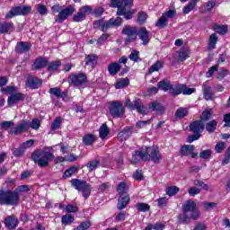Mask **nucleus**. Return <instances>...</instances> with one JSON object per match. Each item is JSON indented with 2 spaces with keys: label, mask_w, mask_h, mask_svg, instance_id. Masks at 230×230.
Masks as SVG:
<instances>
[{
  "label": "nucleus",
  "mask_w": 230,
  "mask_h": 230,
  "mask_svg": "<svg viewBox=\"0 0 230 230\" xmlns=\"http://www.w3.org/2000/svg\"><path fill=\"white\" fill-rule=\"evenodd\" d=\"M112 8H118L117 15H123L128 21L136 13V10L130 9L134 0H111Z\"/></svg>",
  "instance_id": "1"
},
{
  "label": "nucleus",
  "mask_w": 230,
  "mask_h": 230,
  "mask_svg": "<svg viewBox=\"0 0 230 230\" xmlns=\"http://www.w3.org/2000/svg\"><path fill=\"white\" fill-rule=\"evenodd\" d=\"M52 159H55V155H53V153L51 152V147L38 149L32 154V160L40 168H46Z\"/></svg>",
  "instance_id": "2"
},
{
  "label": "nucleus",
  "mask_w": 230,
  "mask_h": 230,
  "mask_svg": "<svg viewBox=\"0 0 230 230\" xmlns=\"http://www.w3.org/2000/svg\"><path fill=\"white\" fill-rule=\"evenodd\" d=\"M30 128H32V130H39V128H40V120H39V119H33L30 122V120L23 119L18 124V127L11 130V134L19 136V134H22V132H28Z\"/></svg>",
  "instance_id": "3"
},
{
  "label": "nucleus",
  "mask_w": 230,
  "mask_h": 230,
  "mask_svg": "<svg viewBox=\"0 0 230 230\" xmlns=\"http://www.w3.org/2000/svg\"><path fill=\"white\" fill-rule=\"evenodd\" d=\"M51 11L53 15L58 13V15H56L55 22L62 23L67 19V17H71V15L75 13V9L73 5H68L66 8L62 9V6H60V4H56L51 7Z\"/></svg>",
  "instance_id": "4"
},
{
  "label": "nucleus",
  "mask_w": 230,
  "mask_h": 230,
  "mask_svg": "<svg viewBox=\"0 0 230 230\" xmlns=\"http://www.w3.org/2000/svg\"><path fill=\"white\" fill-rule=\"evenodd\" d=\"M21 200L19 192L15 190H0V204L2 206H17Z\"/></svg>",
  "instance_id": "5"
},
{
  "label": "nucleus",
  "mask_w": 230,
  "mask_h": 230,
  "mask_svg": "<svg viewBox=\"0 0 230 230\" xmlns=\"http://www.w3.org/2000/svg\"><path fill=\"white\" fill-rule=\"evenodd\" d=\"M117 191L119 195L117 208L118 209H125L128 202H130V197L127 193L128 191V186L125 182H120L117 186Z\"/></svg>",
  "instance_id": "6"
},
{
  "label": "nucleus",
  "mask_w": 230,
  "mask_h": 230,
  "mask_svg": "<svg viewBox=\"0 0 230 230\" xmlns=\"http://www.w3.org/2000/svg\"><path fill=\"white\" fill-rule=\"evenodd\" d=\"M121 22H123V19H121V17L111 18L106 22L105 20H98L94 22L93 27L99 28V30H102V31H107V30L111 28L121 26Z\"/></svg>",
  "instance_id": "7"
},
{
  "label": "nucleus",
  "mask_w": 230,
  "mask_h": 230,
  "mask_svg": "<svg viewBox=\"0 0 230 230\" xmlns=\"http://www.w3.org/2000/svg\"><path fill=\"white\" fill-rule=\"evenodd\" d=\"M182 209L183 213L178 217V222L180 224H190V214L197 209V204H195V201L189 199L184 202Z\"/></svg>",
  "instance_id": "8"
},
{
  "label": "nucleus",
  "mask_w": 230,
  "mask_h": 230,
  "mask_svg": "<svg viewBox=\"0 0 230 230\" xmlns=\"http://www.w3.org/2000/svg\"><path fill=\"white\" fill-rule=\"evenodd\" d=\"M71 183L72 186L75 188V190H77L78 191H82V195L83 197H84V199H89L92 190L91 184L87 183V181H80L77 179H73L71 181Z\"/></svg>",
  "instance_id": "9"
},
{
  "label": "nucleus",
  "mask_w": 230,
  "mask_h": 230,
  "mask_svg": "<svg viewBox=\"0 0 230 230\" xmlns=\"http://www.w3.org/2000/svg\"><path fill=\"white\" fill-rule=\"evenodd\" d=\"M190 130L194 133V135L190 136L187 139L188 143H193L200 137V132L204 131V124L202 120H196L190 125Z\"/></svg>",
  "instance_id": "10"
},
{
  "label": "nucleus",
  "mask_w": 230,
  "mask_h": 230,
  "mask_svg": "<svg viewBox=\"0 0 230 230\" xmlns=\"http://www.w3.org/2000/svg\"><path fill=\"white\" fill-rule=\"evenodd\" d=\"M195 93V88H188L186 84H172L170 93L172 96H179V94H184L190 96Z\"/></svg>",
  "instance_id": "11"
},
{
  "label": "nucleus",
  "mask_w": 230,
  "mask_h": 230,
  "mask_svg": "<svg viewBox=\"0 0 230 230\" xmlns=\"http://www.w3.org/2000/svg\"><path fill=\"white\" fill-rule=\"evenodd\" d=\"M144 150H146V155L148 157L147 161H153L155 164H159L161 163V159H163V156L161 155V152H159V147L153 146L144 147Z\"/></svg>",
  "instance_id": "12"
},
{
  "label": "nucleus",
  "mask_w": 230,
  "mask_h": 230,
  "mask_svg": "<svg viewBox=\"0 0 230 230\" xmlns=\"http://www.w3.org/2000/svg\"><path fill=\"white\" fill-rule=\"evenodd\" d=\"M175 15H177L175 9H169L162 14L161 18L156 22V26H158V28H165V26H168V21H170V19H173Z\"/></svg>",
  "instance_id": "13"
},
{
  "label": "nucleus",
  "mask_w": 230,
  "mask_h": 230,
  "mask_svg": "<svg viewBox=\"0 0 230 230\" xmlns=\"http://www.w3.org/2000/svg\"><path fill=\"white\" fill-rule=\"evenodd\" d=\"M31 12V7L30 6H17L13 7L6 15L5 19H12L15 15H28Z\"/></svg>",
  "instance_id": "14"
},
{
  "label": "nucleus",
  "mask_w": 230,
  "mask_h": 230,
  "mask_svg": "<svg viewBox=\"0 0 230 230\" xmlns=\"http://www.w3.org/2000/svg\"><path fill=\"white\" fill-rule=\"evenodd\" d=\"M110 112L113 118H121L125 114V108L119 102H113L111 104Z\"/></svg>",
  "instance_id": "15"
},
{
  "label": "nucleus",
  "mask_w": 230,
  "mask_h": 230,
  "mask_svg": "<svg viewBox=\"0 0 230 230\" xmlns=\"http://www.w3.org/2000/svg\"><path fill=\"white\" fill-rule=\"evenodd\" d=\"M70 82L75 87H80L87 83V75L84 73L72 74L70 75Z\"/></svg>",
  "instance_id": "16"
},
{
  "label": "nucleus",
  "mask_w": 230,
  "mask_h": 230,
  "mask_svg": "<svg viewBox=\"0 0 230 230\" xmlns=\"http://www.w3.org/2000/svg\"><path fill=\"white\" fill-rule=\"evenodd\" d=\"M91 12H93V9L89 5L81 7L78 13L73 17L74 22H82V21H85V17H87L88 13H91Z\"/></svg>",
  "instance_id": "17"
},
{
  "label": "nucleus",
  "mask_w": 230,
  "mask_h": 230,
  "mask_svg": "<svg viewBox=\"0 0 230 230\" xmlns=\"http://www.w3.org/2000/svg\"><path fill=\"white\" fill-rule=\"evenodd\" d=\"M141 161H148V155H146V149L145 147L140 148L139 150L135 151L131 158L132 164H137Z\"/></svg>",
  "instance_id": "18"
},
{
  "label": "nucleus",
  "mask_w": 230,
  "mask_h": 230,
  "mask_svg": "<svg viewBox=\"0 0 230 230\" xmlns=\"http://www.w3.org/2000/svg\"><path fill=\"white\" fill-rule=\"evenodd\" d=\"M137 28L136 27H124L122 30L123 35H127L128 38L126 39V43L128 44V42H134L136 39H137Z\"/></svg>",
  "instance_id": "19"
},
{
  "label": "nucleus",
  "mask_w": 230,
  "mask_h": 230,
  "mask_svg": "<svg viewBox=\"0 0 230 230\" xmlns=\"http://www.w3.org/2000/svg\"><path fill=\"white\" fill-rule=\"evenodd\" d=\"M195 151V146L193 145H184L183 146H181L180 154L181 155L183 156H188V155H191V157L193 159H195V157H197L198 154L194 152Z\"/></svg>",
  "instance_id": "20"
},
{
  "label": "nucleus",
  "mask_w": 230,
  "mask_h": 230,
  "mask_svg": "<svg viewBox=\"0 0 230 230\" xmlns=\"http://www.w3.org/2000/svg\"><path fill=\"white\" fill-rule=\"evenodd\" d=\"M137 35H138L140 40H142L144 46H146L148 42H150V33L146 31V28L141 27L138 31Z\"/></svg>",
  "instance_id": "21"
},
{
  "label": "nucleus",
  "mask_w": 230,
  "mask_h": 230,
  "mask_svg": "<svg viewBox=\"0 0 230 230\" xmlns=\"http://www.w3.org/2000/svg\"><path fill=\"white\" fill-rule=\"evenodd\" d=\"M133 130H134L133 128H125L120 132H119L118 139L119 141H125V140L128 139V137L130 136H132V133L134 132Z\"/></svg>",
  "instance_id": "22"
},
{
  "label": "nucleus",
  "mask_w": 230,
  "mask_h": 230,
  "mask_svg": "<svg viewBox=\"0 0 230 230\" xmlns=\"http://www.w3.org/2000/svg\"><path fill=\"white\" fill-rule=\"evenodd\" d=\"M149 109L157 112V114H164L165 108L161 104V102L155 101L149 103Z\"/></svg>",
  "instance_id": "23"
},
{
  "label": "nucleus",
  "mask_w": 230,
  "mask_h": 230,
  "mask_svg": "<svg viewBox=\"0 0 230 230\" xmlns=\"http://www.w3.org/2000/svg\"><path fill=\"white\" fill-rule=\"evenodd\" d=\"M24 100V94L22 93H14L12 94L7 101L8 105H15V103H19V102H22Z\"/></svg>",
  "instance_id": "24"
},
{
  "label": "nucleus",
  "mask_w": 230,
  "mask_h": 230,
  "mask_svg": "<svg viewBox=\"0 0 230 230\" xmlns=\"http://www.w3.org/2000/svg\"><path fill=\"white\" fill-rule=\"evenodd\" d=\"M5 227L7 229H15L17 227V224H19V220L13 216H10L4 220Z\"/></svg>",
  "instance_id": "25"
},
{
  "label": "nucleus",
  "mask_w": 230,
  "mask_h": 230,
  "mask_svg": "<svg viewBox=\"0 0 230 230\" xmlns=\"http://www.w3.org/2000/svg\"><path fill=\"white\" fill-rule=\"evenodd\" d=\"M27 85L31 89H39L42 85V81L37 77H30L27 81Z\"/></svg>",
  "instance_id": "26"
},
{
  "label": "nucleus",
  "mask_w": 230,
  "mask_h": 230,
  "mask_svg": "<svg viewBox=\"0 0 230 230\" xmlns=\"http://www.w3.org/2000/svg\"><path fill=\"white\" fill-rule=\"evenodd\" d=\"M46 66H48V59L38 58L32 65V69H42V67H46Z\"/></svg>",
  "instance_id": "27"
},
{
  "label": "nucleus",
  "mask_w": 230,
  "mask_h": 230,
  "mask_svg": "<svg viewBox=\"0 0 230 230\" xmlns=\"http://www.w3.org/2000/svg\"><path fill=\"white\" fill-rule=\"evenodd\" d=\"M30 43L20 42L16 45V51L17 53H27V51H30Z\"/></svg>",
  "instance_id": "28"
},
{
  "label": "nucleus",
  "mask_w": 230,
  "mask_h": 230,
  "mask_svg": "<svg viewBox=\"0 0 230 230\" xmlns=\"http://www.w3.org/2000/svg\"><path fill=\"white\" fill-rule=\"evenodd\" d=\"M213 118V109H206L200 115L201 121H209Z\"/></svg>",
  "instance_id": "29"
},
{
  "label": "nucleus",
  "mask_w": 230,
  "mask_h": 230,
  "mask_svg": "<svg viewBox=\"0 0 230 230\" xmlns=\"http://www.w3.org/2000/svg\"><path fill=\"white\" fill-rule=\"evenodd\" d=\"M111 134V129L107 126V124H102L101 128H99V135L101 139H105L107 136Z\"/></svg>",
  "instance_id": "30"
},
{
  "label": "nucleus",
  "mask_w": 230,
  "mask_h": 230,
  "mask_svg": "<svg viewBox=\"0 0 230 230\" xmlns=\"http://www.w3.org/2000/svg\"><path fill=\"white\" fill-rule=\"evenodd\" d=\"M96 141V137L93 134H87L83 137V143L86 146H91Z\"/></svg>",
  "instance_id": "31"
},
{
  "label": "nucleus",
  "mask_w": 230,
  "mask_h": 230,
  "mask_svg": "<svg viewBox=\"0 0 230 230\" xmlns=\"http://www.w3.org/2000/svg\"><path fill=\"white\" fill-rule=\"evenodd\" d=\"M97 61L98 58L94 54H91L85 57V66H91V67H94Z\"/></svg>",
  "instance_id": "32"
},
{
  "label": "nucleus",
  "mask_w": 230,
  "mask_h": 230,
  "mask_svg": "<svg viewBox=\"0 0 230 230\" xmlns=\"http://www.w3.org/2000/svg\"><path fill=\"white\" fill-rule=\"evenodd\" d=\"M130 80L128 78H120L117 80L115 84V89H123V87H128Z\"/></svg>",
  "instance_id": "33"
},
{
  "label": "nucleus",
  "mask_w": 230,
  "mask_h": 230,
  "mask_svg": "<svg viewBox=\"0 0 230 230\" xmlns=\"http://www.w3.org/2000/svg\"><path fill=\"white\" fill-rule=\"evenodd\" d=\"M120 69H121V66L119 65V63H111L108 66V71L110 75H118Z\"/></svg>",
  "instance_id": "34"
},
{
  "label": "nucleus",
  "mask_w": 230,
  "mask_h": 230,
  "mask_svg": "<svg viewBox=\"0 0 230 230\" xmlns=\"http://www.w3.org/2000/svg\"><path fill=\"white\" fill-rule=\"evenodd\" d=\"M157 87L158 89H161V91L167 93V91L172 90V84L166 80H163L158 83Z\"/></svg>",
  "instance_id": "35"
},
{
  "label": "nucleus",
  "mask_w": 230,
  "mask_h": 230,
  "mask_svg": "<svg viewBox=\"0 0 230 230\" xmlns=\"http://www.w3.org/2000/svg\"><path fill=\"white\" fill-rule=\"evenodd\" d=\"M187 58H190V50L188 49H182L178 52V60L184 62Z\"/></svg>",
  "instance_id": "36"
},
{
  "label": "nucleus",
  "mask_w": 230,
  "mask_h": 230,
  "mask_svg": "<svg viewBox=\"0 0 230 230\" xmlns=\"http://www.w3.org/2000/svg\"><path fill=\"white\" fill-rule=\"evenodd\" d=\"M135 110L138 112V114H145L146 112V107L143 105L141 100H135Z\"/></svg>",
  "instance_id": "37"
},
{
  "label": "nucleus",
  "mask_w": 230,
  "mask_h": 230,
  "mask_svg": "<svg viewBox=\"0 0 230 230\" xmlns=\"http://www.w3.org/2000/svg\"><path fill=\"white\" fill-rule=\"evenodd\" d=\"M190 113L188 108L181 107L178 110H176L175 112V118H179L181 119L182 118H186L188 114Z\"/></svg>",
  "instance_id": "38"
},
{
  "label": "nucleus",
  "mask_w": 230,
  "mask_h": 230,
  "mask_svg": "<svg viewBox=\"0 0 230 230\" xmlns=\"http://www.w3.org/2000/svg\"><path fill=\"white\" fill-rule=\"evenodd\" d=\"M13 28V22H3L0 23V33H8L10 30Z\"/></svg>",
  "instance_id": "39"
},
{
  "label": "nucleus",
  "mask_w": 230,
  "mask_h": 230,
  "mask_svg": "<svg viewBox=\"0 0 230 230\" xmlns=\"http://www.w3.org/2000/svg\"><path fill=\"white\" fill-rule=\"evenodd\" d=\"M218 125V122L217 120H210L206 124V130L212 134V132H215L217 130V126Z\"/></svg>",
  "instance_id": "40"
},
{
  "label": "nucleus",
  "mask_w": 230,
  "mask_h": 230,
  "mask_svg": "<svg viewBox=\"0 0 230 230\" xmlns=\"http://www.w3.org/2000/svg\"><path fill=\"white\" fill-rule=\"evenodd\" d=\"M203 94L205 100H213V92H211V86H203Z\"/></svg>",
  "instance_id": "41"
},
{
  "label": "nucleus",
  "mask_w": 230,
  "mask_h": 230,
  "mask_svg": "<svg viewBox=\"0 0 230 230\" xmlns=\"http://www.w3.org/2000/svg\"><path fill=\"white\" fill-rule=\"evenodd\" d=\"M217 42H218V37H217V34L210 35L208 39L209 49H215V48H217Z\"/></svg>",
  "instance_id": "42"
},
{
  "label": "nucleus",
  "mask_w": 230,
  "mask_h": 230,
  "mask_svg": "<svg viewBox=\"0 0 230 230\" xmlns=\"http://www.w3.org/2000/svg\"><path fill=\"white\" fill-rule=\"evenodd\" d=\"M214 31L219 33V35H226L227 33V25H214Z\"/></svg>",
  "instance_id": "43"
},
{
  "label": "nucleus",
  "mask_w": 230,
  "mask_h": 230,
  "mask_svg": "<svg viewBox=\"0 0 230 230\" xmlns=\"http://www.w3.org/2000/svg\"><path fill=\"white\" fill-rule=\"evenodd\" d=\"M215 8V2L213 1H208L203 6L200 8V12H211L212 9Z\"/></svg>",
  "instance_id": "44"
},
{
  "label": "nucleus",
  "mask_w": 230,
  "mask_h": 230,
  "mask_svg": "<svg viewBox=\"0 0 230 230\" xmlns=\"http://www.w3.org/2000/svg\"><path fill=\"white\" fill-rule=\"evenodd\" d=\"M179 190L180 189L177 186H170L166 188L165 193H167L169 197H173V195L179 193Z\"/></svg>",
  "instance_id": "45"
},
{
  "label": "nucleus",
  "mask_w": 230,
  "mask_h": 230,
  "mask_svg": "<svg viewBox=\"0 0 230 230\" xmlns=\"http://www.w3.org/2000/svg\"><path fill=\"white\" fill-rule=\"evenodd\" d=\"M76 172H78V167L76 166H72L70 167L69 169L66 170L65 171V173H64V178L65 179H67L68 177H71V175L76 173Z\"/></svg>",
  "instance_id": "46"
},
{
  "label": "nucleus",
  "mask_w": 230,
  "mask_h": 230,
  "mask_svg": "<svg viewBox=\"0 0 230 230\" xmlns=\"http://www.w3.org/2000/svg\"><path fill=\"white\" fill-rule=\"evenodd\" d=\"M35 8L40 15H48V7H46V5L40 4H37Z\"/></svg>",
  "instance_id": "47"
},
{
  "label": "nucleus",
  "mask_w": 230,
  "mask_h": 230,
  "mask_svg": "<svg viewBox=\"0 0 230 230\" xmlns=\"http://www.w3.org/2000/svg\"><path fill=\"white\" fill-rule=\"evenodd\" d=\"M86 166L89 169V172H93V170H96V168H98V166H100V161H98V160L90 161L86 164Z\"/></svg>",
  "instance_id": "48"
},
{
  "label": "nucleus",
  "mask_w": 230,
  "mask_h": 230,
  "mask_svg": "<svg viewBox=\"0 0 230 230\" xmlns=\"http://www.w3.org/2000/svg\"><path fill=\"white\" fill-rule=\"evenodd\" d=\"M61 221H62V224H65L66 226H67L75 222V217L71 215H65L61 217Z\"/></svg>",
  "instance_id": "49"
},
{
  "label": "nucleus",
  "mask_w": 230,
  "mask_h": 230,
  "mask_svg": "<svg viewBox=\"0 0 230 230\" xmlns=\"http://www.w3.org/2000/svg\"><path fill=\"white\" fill-rule=\"evenodd\" d=\"M163 67V62L161 61H156L153 66H151V67L149 68V73H155L157 71H159V69H161Z\"/></svg>",
  "instance_id": "50"
},
{
  "label": "nucleus",
  "mask_w": 230,
  "mask_h": 230,
  "mask_svg": "<svg viewBox=\"0 0 230 230\" xmlns=\"http://www.w3.org/2000/svg\"><path fill=\"white\" fill-rule=\"evenodd\" d=\"M163 230L164 229V225L161 224V223H156L155 225H149L147 226L144 230Z\"/></svg>",
  "instance_id": "51"
},
{
  "label": "nucleus",
  "mask_w": 230,
  "mask_h": 230,
  "mask_svg": "<svg viewBox=\"0 0 230 230\" xmlns=\"http://www.w3.org/2000/svg\"><path fill=\"white\" fill-rule=\"evenodd\" d=\"M60 67V61H54V62H50L49 64L48 69L49 71H57V69H58Z\"/></svg>",
  "instance_id": "52"
},
{
  "label": "nucleus",
  "mask_w": 230,
  "mask_h": 230,
  "mask_svg": "<svg viewBox=\"0 0 230 230\" xmlns=\"http://www.w3.org/2000/svg\"><path fill=\"white\" fill-rule=\"evenodd\" d=\"M226 142H219L216 145L215 150L217 154H222L223 150H226Z\"/></svg>",
  "instance_id": "53"
},
{
  "label": "nucleus",
  "mask_w": 230,
  "mask_h": 230,
  "mask_svg": "<svg viewBox=\"0 0 230 230\" xmlns=\"http://www.w3.org/2000/svg\"><path fill=\"white\" fill-rule=\"evenodd\" d=\"M60 123H62V119L57 117L56 119L52 122L51 130H57L60 128Z\"/></svg>",
  "instance_id": "54"
},
{
  "label": "nucleus",
  "mask_w": 230,
  "mask_h": 230,
  "mask_svg": "<svg viewBox=\"0 0 230 230\" xmlns=\"http://www.w3.org/2000/svg\"><path fill=\"white\" fill-rule=\"evenodd\" d=\"M49 93L53 94V96H56V98H62V92H60V88L58 87L50 88Z\"/></svg>",
  "instance_id": "55"
},
{
  "label": "nucleus",
  "mask_w": 230,
  "mask_h": 230,
  "mask_svg": "<svg viewBox=\"0 0 230 230\" xmlns=\"http://www.w3.org/2000/svg\"><path fill=\"white\" fill-rule=\"evenodd\" d=\"M195 6H197V3L190 2L187 6L183 8V13H190V12H192Z\"/></svg>",
  "instance_id": "56"
},
{
  "label": "nucleus",
  "mask_w": 230,
  "mask_h": 230,
  "mask_svg": "<svg viewBox=\"0 0 230 230\" xmlns=\"http://www.w3.org/2000/svg\"><path fill=\"white\" fill-rule=\"evenodd\" d=\"M211 150L207 149V150H203L199 153V157L201 159H209L211 157Z\"/></svg>",
  "instance_id": "57"
},
{
  "label": "nucleus",
  "mask_w": 230,
  "mask_h": 230,
  "mask_svg": "<svg viewBox=\"0 0 230 230\" xmlns=\"http://www.w3.org/2000/svg\"><path fill=\"white\" fill-rule=\"evenodd\" d=\"M189 217H190V220H191V218L192 220H198V218H200V212L196 208L189 214Z\"/></svg>",
  "instance_id": "58"
},
{
  "label": "nucleus",
  "mask_w": 230,
  "mask_h": 230,
  "mask_svg": "<svg viewBox=\"0 0 230 230\" xmlns=\"http://www.w3.org/2000/svg\"><path fill=\"white\" fill-rule=\"evenodd\" d=\"M34 143H35V140H33V139L27 140L26 142L22 144V148L23 150H26V148H31V146H33Z\"/></svg>",
  "instance_id": "59"
},
{
  "label": "nucleus",
  "mask_w": 230,
  "mask_h": 230,
  "mask_svg": "<svg viewBox=\"0 0 230 230\" xmlns=\"http://www.w3.org/2000/svg\"><path fill=\"white\" fill-rule=\"evenodd\" d=\"M188 191L190 197H195V195H199V193H200V189L197 187H190Z\"/></svg>",
  "instance_id": "60"
},
{
  "label": "nucleus",
  "mask_w": 230,
  "mask_h": 230,
  "mask_svg": "<svg viewBox=\"0 0 230 230\" xmlns=\"http://www.w3.org/2000/svg\"><path fill=\"white\" fill-rule=\"evenodd\" d=\"M137 208L138 211H148V209H150V206H148L146 203H138Z\"/></svg>",
  "instance_id": "61"
},
{
  "label": "nucleus",
  "mask_w": 230,
  "mask_h": 230,
  "mask_svg": "<svg viewBox=\"0 0 230 230\" xmlns=\"http://www.w3.org/2000/svg\"><path fill=\"white\" fill-rule=\"evenodd\" d=\"M158 206L160 208H164L168 204V198L163 197L157 199Z\"/></svg>",
  "instance_id": "62"
},
{
  "label": "nucleus",
  "mask_w": 230,
  "mask_h": 230,
  "mask_svg": "<svg viewBox=\"0 0 230 230\" xmlns=\"http://www.w3.org/2000/svg\"><path fill=\"white\" fill-rule=\"evenodd\" d=\"M148 18V16L146 15V13H138V18H137V21L138 22H140V24H143L146 19Z\"/></svg>",
  "instance_id": "63"
},
{
  "label": "nucleus",
  "mask_w": 230,
  "mask_h": 230,
  "mask_svg": "<svg viewBox=\"0 0 230 230\" xmlns=\"http://www.w3.org/2000/svg\"><path fill=\"white\" fill-rule=\"evenodd\" d=\"M223 121H225L224 127H230V113H227L224 116Z\"/></svg>",
  "instance_id": "64"
}]
</instances>
